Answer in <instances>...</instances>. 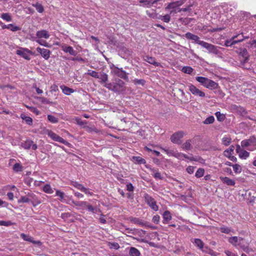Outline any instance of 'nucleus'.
Returning <instances> with one entry per match:
<instances>
[{
    "label": "nucleus",
    "mask_w": 256,
    "mask_h": 256,
    "mask_svg": "<svg viewBox=\"0 0 256 256\" xmlns=\"http://www.w3.org/2000/svg\"><path fill=\"white\" fill-rule=\"evenodd\" d=\"M160 216L156 214L153 216L152 221L154 223L158 224V222H160Z\"/></svg>",
    "instance_id": "nucleus-63"
},
{
    "label": "nucleus",
    "mask_w": 256,
    "mask_h": 256,
    "mask_svg": "<svg viewBox=\"0 0 256 256\" xmlns=\"http://www.w3.org/2000/svg\"><path fill=\"white\" fill-rule=\"evenodd\" d=\"M160 148L164 150L166 154L170 156H174L175 151L173 150H170L167 148Z\"/></svg>",
    "instance_id": "nucleus-46"
},
{
    "label": "nucleus",
    "mask_w": 256,
    "mask_h": 256,
    "mask_svg": "<svg viewBox=\"0 0 256 256\" xmlns=\"http://www.w3.org/2000/svg\"><path fill=\"white\" fill-rule=\"evenodd\" d=\"M87 74H88L90 76H92L93 78H99V74L94 70H88Z\"/></svg>",
    "instance_id": "nucleus-48"
},
{
    "label": "nucleus",
    "mask_w": 256,
    "mask_h": 256,
    "mask_svg": "<svg viewBox=\"0 0 256 256\" xmlns=\"http://www.w3.org/2000/svg\"><path fill=\"white\" fill-rule=\"evenodd\" d=\"M240 36V34H238L233 36L230 39L226 40L224 41V45L226 46H231L238 42H241L244 40V38L236 40L238 37Z\"/></svg>",
    "instance_id": "nucleus-12"
},
{
    "label": "nucleus",
    "mask_w": 256,
    "mask_h": 256,
    "mask_svg": "<svg viewBox=\"0 0 256 256\" xmlns=\"http://www.w3.org/2000/svg\"><path fill=\"white\" fill-rule=\"evenodd\" d=\"M72 202L75 206L82 208H86V206H87V202L85 201H74L72 200Z\"/></svg>",
    "instance_id": "nucleus-36"
},
{
    "label": "nucleus",
    "mask_w": 256,
    "mask_h": 256,
    "mask_svg": "<svg viewBox=\"0 0 256 256\" xmlns=\"http://www.w3.org/2000/svg\"><path fill=\"white\" fill-rule=\"evenodd\" d=\"M70 184L75 187L77 189L81 190L82 192L84 191V189L85 188L82 184H79L78 182L75 181H72L70 182Z\"/></svg>",
    "instance_id": "nucleus-33"
},
{
    "label": "nucleus",
    "mask_w": 256,
    "mask_h": 256,
    "mask_svg": "<svg viewBox=\"0 0 256 256\" xmlns=\"http://www.w3.org/2000/svg\"><path fill=\"white\" fill-rule=\"evenodd\" d=\"M200 45L203 48H206L210 53H212L216 55H218L220 53V52L218 50V47L211 44H209L206 42L202 41V42H200Z\"/></svg>",
    "instance_id": "nucleus-4"
},
{
    "label": "nucleus",
    "mask_w": 256,
    "mask_h": 256,
    "mask_svg": "<svg viewBox=\"0 0 256 256\" xmlns=\"http://www.w3.org/2000/svg\"><path fill=\"white\" fill-rule=\"evenodd\" d=\"M163 223L166 224L172 218V215L168 210H166L162 214Z\"/></svg>",
    "instance_id": "nucleus-22"
},
{
    "label": "nucleus",
    "mask_w": 256,
    "mask_h": 256,
    "mask_svg": "<svg viewBox=\"0 0 256 256\" xmlns=\"http://www.w3.org/2000/svg\"><path fill=\"white\" fill-rule=\"evenodd\" d=\"M240 64L244 65L247 62L249 59V54L246 48L241 49L239 52Z\"/></svg>",
    "instance_id": "nucleus-10"
},
{
    "label": "nucleus",
    "mask_w": 256,
    "mask_h": 256,
    "mask_svg": "<svg viewBox=\"0 0 256 256\" xmlns=\"http://www.w3.org/2000/svg\"><path fill=\"white\" fill-rule=\"evenodd\" d=\"M20 237L23 239L24 240H26V241H28V242H32L33 243H34L36 244V242H32V238L28 236H27L26 234H20Z\"/></svg>",
    "instance_id": "nucleus-52"
},
{
    "label": "nucleus",
    "mask_w": 256,
    "mask_h": 256,
    "mask_svg": "<svg viewBox=\"0 0 256 256\" xmlns=\"http://www.w3.org/2000/svg\"><path fill=\"white\" fill-rule=\"evenodd\" d=\"M239 157L240 158L246 159L250 156V153L245 150H242L240 152Z\"/></svg>",
    "instance_id": "nucleus-40"
},
{
    "label": "nucleus",
    "mask_w": 256,
    "mask_h": 256,
    "mask_svg": "<svg viewBox=\"0 0 256 256\" xmlns=\"http://www.w3.org/2000/svg\"><path fill=\"white\" fill-rule=\"evenodd\" d=\"M193 70L192 67L186 66L182 68V71L185 74H190L193 72Z\"/></svg>",
    "instance_id": "nucleus-42"
},
{
    "label": "nucleus",
    "mask_w": 256,
    "mask_h": 256,
    "mask_svg": "<svg viewBox=\"0 0 256 256\" xmlns=\"http://www.w3.org/2000/svg\"><path fill=\"white\" fill-rule=\"evenodd\" d=\"M30 202V198L26 196H21L20 199L18 200V203L21 202Z\"/></svg>",
    "instance_id": "nucleus-61"
},
{
    "label": "nucleus",
    "mask_w": 256,
    "mask_h": 256,
    "mask_svg": "<svg viewBox=\"0 0 256 256\" xmlns=\"http://www.w3.org/2000/svg\"><path fill=\"white\" fill-rule=\"evenodd\" d=\"M33 40L42 46H44L46 47H50L48 43L46 40H40V38L36 40V38H34Z\"/></svg>",
    "instance_id": "nucleus-45"
},
{
    "label": "nucleus",
    "mask_w": 256,
    "mask_h": 256,
    "mask_svg": "<svg viewBox=\"0 0 256 256\" xmlns=\"http://www.w3.org/2000/svg\"><path fill=\"white\" fill-rule=\"evenodd\" d=\"M132 82L134 83L135 85H142L144 86L146 84V80L143 79H134L132 80Z\"/></svg>",
    "instance_id": "nucleus-39"
},
{
    "label": "nucleus",
    "mask_w": 256,
    "mask_h": 256,
    "mask_svg": "<svg viewBox=\"0 0 256 256\" xmlns=\"http://www.w3.org/2000/svg\"><path fill=\"white\" fill-rule=\"evenodd\" d=\"M242 240V238L237 237L236 236L230 237L228 241V242L234 246H236L239 240Z\"/></svg>",
    "instance_id": "nucleus-21"
},
{
    "label": "nucleus",
    "mask_w": 256,
    "mask_h": 256,
    "mask_svg": "<svg viewBox=\"0 0 256 256\" xmlns=\"http://www.w3.org/2000/svg\"><path fill=\"white\" fill-rule=\"evenodd\" d=\"M215 114L218 121L222 122L226 118L224 114H221L220 112H216Z\"/></svg>",
    "instance_id": "nucleus-50"
},
{
    "label": "nucleus",
    "mask_w": 256,
    "mask_h": 256,
    "mask_svg": "<svg viewBox=\"0 0 256 256\" xmlns=\"http://www.w3.org/2000/svg\"><path fill=\"white\" fill-rule=\"evenodd\" d=\"M144 199L146 203L154 211L158 210V206L156 204V201L150 196L146 194L144 195Z\"/></svg>",
    "instance_id": "nucleus-7"
},
{
    "label": "nucleus",
    "mask_w": 256,
    "mask_h": 256,
    "mask_svg": "<svg viewBox=\"0 0 256 256\" xmlns=\"http://www.w3.org/2000/svg\"><path fill=\"white\" fill-rule=\"evenodd\" d=\"M60 88L62 90V92L66 95H70L72 93H73L74 90L72 88H70L65 86H61Z\"/></svg>",
    "instance_id": "nucleus-26"
},
{
    "label": "nucleus",
    "mask_w": 256,
    "mask_h": 256,
    "mask_svg": "<svg viewBox=\"0 0 256 256\" xmlns=\"http://www.w3.org/2000/svg\"><path fill=\"white\" fill-rule=\"evenodd\" d=\"M130 220L131 222H133L134 224H138L142 226H144L145 224H146V222H144L142 220L140 219L139 218L130 217Z\"/></svg>",
    "instance_id": "nucleus-23"
},
{
    "label": "nucleus",
    "mask_w": 256,
    "mask_h": 256,
    "mask_svg": "<svg viewBox=\"0 0 256 256\" xmlns=\"http://www.w3.org/2000/svg\"><path fill=\"white\" fill-rule=\"evenodd\" d=\"M196 167L193 166H188L186 168L187 172L190 174H192L194 173Z\"/></svg>",
    "instance_id": "nucleus-64"
},
{
    "label": "nucleus",
    "mask_w": 256,
    "mask_h": 256,
    "mask_svg": "<svg viewBox=\"0 0 256 256\" xmlns=\"http://www.w3.org/2000/svg\"><path fill=\"white\" fill-rule=\"evenodd\" d=\"M234 146L232 145L230 146L228 149L224 152V156H226L228 155H232L234 153Z\"/></svg>",
    "instance_id": "nucleus-35"
},
{
    "label": "nucleus",
    "mask_w": 256,
    "mask_h": 256,
    "mask_svg": "<svg viewBox=\"0 0 256 256\" xmlns=\"http://www.w3.org/2000/svg\"><path fill=\"white\" fill-rule=\"evenodd\" d=\"M114 82L106 83L104 84V86L108 88L109 90L113 91Z\"/></svg>",
    "instance_id": "nucleus-62"
},
{
    "label": "nucleus",
    "mask_w": 256,
    "mask_h": 256,
    "mask_svg": "<svg viewBox=\"0 0 256 256\" xmlns=\"http://www.w3.org/2000/svg\"><path fill=\"white\" fill-rule=\"evenodd\" d=\"M16 54L18 55L21 56L26 60H30V56L28 54L26 50L24 48H20L16 51Z\"/></svg>",
    "instance_id": "nucleus-20"
},
{
    "label": "nucleus",
    "mask_w": 256,
    "mask_h": 256,
    "mask_svg": "<svg viewBox=\"0 0 256 256\" xmlns=\"http://www.w3.org/2000/svg\"><path fill=\"white\" fill-rule=\"evenodd\" d=\"M188 86L189 90L192 94L202 98L205 96V93L196 88L194 85L190 84Z\"/></svg>",
    "instance_id": "nucleus-11"
},
{
    "label": "nucleus",
    "mask_w": 256,
    "mask_h": 256,
    "mask_svg": "<svg viewBox=\"0 0 256 256\" xmlns=\"http://www.w3.org/2000/svg\"><path fill=\"white\" fill-rule=\"evenodd\" d=\"M196 80L202 85L209 89H216L218 84L214 81L203 76H196Z\"/></svg>",
    "instance_id": "nucleus-2"
},
{
    "label": "nucleus",
    "mask_w": 256,
    "mask_h": 256,
    "mask_svg": "<svg viewBox=\"0 0 256 256\" xmlns=\"http://www.w3.org/2000/svg\"><path fill=\"white\" fill-rule=\"evenodd\" d=\"M220 178L224 184H226L228 186H234L236 184V182L234 180L230 179L228 177L220 176Z\"/></svg>",
    "instance_id": "nucleus-19"
},
{
    "label": "nucleus",
    "mask_w": 256,
    "mask_h": 256,
    "mask_svg": "<svg viewBox=\"0 0 256 256\" xmlns=\"http://www.w3.org/2000/svg\"><path fill=\"white\" fill-rule=\"evenodd\" d=\"M204 173V170L202 168H199L195 174V176L197 178H200L202 177Z\"/></svg>",
    "instance_id": "nucleus-41"
},
{
    "label": "nucleus",
    "mask_w": 256,
    "mask_h": 256,
    "mask_svg": "<svg viewBox=\"0 0 256 256\" xmlns=\"http://www.w3.org/2000/svg\"><path fill=\"white\" fill-rule=\"evenodd\" d=\"M56 196H58L60 197V200L61 202H64V192H62L59 190H56Z\"/></svg>",
    "instance_id": "nucleus-55"
},
{
    "label": "nucleus",
    "mask_w": 256,
    "mask_h": 256,
    "mask_svg": "<svg viewBox=\"0 0 256 256\" xmlns=\"http://www.w3.org/2000/svg\"><path fill=\"white\" fill-rule=\"evenodd\" d=\"M186 0H180L174 2L170 3L166 8V10L170 12V14H174L181 12H190V7L192 6L193 4L190 2L188 6L184 8H180V6L184 4Z\"/></svg>",
    "instance_id": "nucleus-1"
},
{
    "label": "nucleus",
    "mask_w": 256,
    "mask_h": 256,
    "mask_svg": "<svg viewBox=\"0 0 256 256\" xmlns=\"http://www.w3.org/2000/svg\"><path fill=\"white\" fill-rule=\"evenodd\" d=\"M40 100L42 104H54V102H50V100H49L48 99H47L46 98H44V97L40 98Z\"/></svg>",
    "instance_id": "nucleus-59"
},
{
    "label": "nucleus",
    "mask_w": 256,
    "mask_h": 256,
    "mask_svg": "<svg viewBox=\"0 0 256 256\" xmlns=\"http://www.w3.org/2000/svg\"><path fill=\"white\" fill-rule=\"evenodd\" d=\"M13 170L16 172H21L22 170V166L19 163H16L13 166Z\"/></svg>",
    "instance_id": "nucleus-43"
},
{
    "label": "nucleus",
    "mask_w": 256,
    "mask_h": 256,
    "mask_svg": "<svg viewBox=\"0 0 256 256\" xmlns=\"http://www.w3.org/2000/svg\"><path fill=\"white\" fill-rule=\"evenodd\" d=\"M150 170L154 173L152 174L153 176L156 179H159V180H162V175L160 172H158L157 170L154 168H150Z\"/></svg>",
    "instance_id": "nucleus-32"
},
{
    "label": "nucleus",
    "mask_w": 256,
    "mask_h": 256,
    "mask_svg": "<svg viewBox=\"0 0 256 256\" xmlns=\"http://www.w3.org/2000/svg\"><path fill=\"white\" fill-rule=\"evenodd\" d=\"M192 140H188L184 144H182V148L185 150H190L192 148Z\"/></svg>",
    "instance_id": "nucleus-24"
},
{
    "label": "nucleus",
    "mask_w": 256,
    "mask_h": 256,
    "mask_svg": "<svg viewBox=\"0 0 256 256\" xmlns=\"http://www.w3.org/2000/svg\"><path fill=\"white\" fill-rule=\"evenodd\" d=\"M48 135L51 138H52L54 140L60 142V143L64 144L66 146H67L69 144V143L67 141H66L63 138H61L58 135L56 134H55L54 132L52 131L48 132Z\"/></svg>",
    "instance_id": "nucleus-9"
},
{
    "label": "nucleus",
    "mask_w": 256,
    "mask_h": 256,
    "mask_svg": "<svg viewBox=\"0 0 256 256\" xmlns=\"http://www.w3.org/2000/svg\"><path fill=\"white\" fill-rule=\"evenodd\" d=\"M112 74L117 76L124 80H128V74L122 70V68H118L116 66H113Z\"/></svg>",
    "instance_id": "nucleus-6"
},
{
    "label": "nucleus",
    "mask_w": 256,
    "mask_h": 256,
    "mask_svg": "<svg viewBox=\"0 0 256 256\" xmlns=\"http://www.w3.org/2000/svg\"><path fill=\"white\" fill-rule=\"evenodd\" d=\"M13 224V223L10 221H4V220H0V226H10Z\"/></svg>",
    "instance_id": "nucleus-60"
},
{
    "label": "nucleus",
    "mask_w": 256,
    "mask_h": 256,
    "mask_svg": "<svg viewBox=\"0 0 256 256\" xmlns=\"http://www.w3.org/2000/svg\"><path fill=\"white\" fill-rule=\"evenodd\" d=\"M70 184L75 187L77 189L81 190L82 192L84 191V189L85 188L82 184H79L78 182L75 181H72L70 182Z\"/></svg>",
    "instance_id": "nucleus-34"
},
{
    "label": "nucleus",
    "mask_w": 256,
    "mask_h": 256,
    "mask_svg": "<svg viewBox=\"0 0 256 256\" xmlns=\"http://www.w3.org/2000/svg\"><path fill=\"white\" fill-rule=\"evenodd\" d=\"M184 36L188 40H194L196 43L200 45V42H202V40H200L199 37L195 34H194L190 32H187L184 34Z\"/></svg>",
    "instance_id": "nucleus-15"
},
{
    "label": "nucleus",
    "mask_w": 256,
    "mask_h": 256,
    "mask_svg": "<svg viewBox=\"0 0 256 256\" xmlns=\"http://www.w3.org/2000/svg\"><path fill=\"white\" fill-rule=\"evenodd\" d=\"M132 159L138 164H144L146 163V160L140 156H134L132 157Z\"/></svg>",
    "instance_id": "nucleus-37"
},
{
    "label": "nucleus",
    "mask_w": 256,
    "mask_h": 256,
    "mask_svg": "<svg viewBox=\"0 0 256 256\" xmlns=\"http://www.w3.org/2000/svg\"><path fill=\"white\" fill-rule=\"evenodd\" d=\"M184 133L182 131L175 132L171 136L170 140L172 143L180 144L182 142L181 139L184 137Z\"/></svg>",
    "instance_id": "nucleus-8"
},
{
    "label": "nucleus",
    "mask_w": 256,
    "mask_h": 256,
    "mask_svg": "<svg viewBox=\"0 0 256 256\" xmlns=\"http://www.w3.org/2000/svg\"><path fill=\"white\" fill-rule=\"evenodd\" d=\"M237 246H239V247L242 249L244 252H248V242H246L244 238H242V240L238 241Z\"/></svg>",
    "instance_id": "nucleus-18"
},
{
    "label": "nucleus",
    "mask_w": 256,
    "mask_h": 256,
    "mask_svg": "<svg viewBox=\"0 0 256 256\" xmlns=\"http://www.w3.org/2000/svg\"><path fill=\"white\" fill-rule=\"evenodd\" d=\"M2 28L3 29H4V28L10 29L12 32H16V31H17V30H20V28L18 26H14L12 24H9L8 26H6V25L2 26Z\"/></svg>",
    "instance_id": "nucleus-29"
},
{
    "label": "nucleus",
    "mask_w": 256,
    "mask_h": 256,
    "mask_svg": "<svg viewBox=\"0 0 256 256\" xmlns=\"http://www.w3.org/2000/svg\"><path fill=\"white\" fill-rule=\"evenodd\" d=\"M182 160H184V158H186L189 160L190 161H195V162H198L200 160H203L200 157L198 158H194L192 156V154H190V156H188L187 155L182 154Z\"/></svg>",
    "instance_id": "nucleus-31"
},
{
    "label": "nucleus",
    "mask_w": 256,
    "mask_h": 256,
    "mask_svg": "<svg viewBox=\"0 0 256 256\" xmlns=\"http://www.w3.org/2000/svg\"><path fill=\"white\" fill-rule=\"evenodd\" d=\"M194 244L200 249L202 250L203 248L204 243L199 238L194 239Z\"/></svg>",
    "instance_id": "nucleus-38"
},
{
    "label": "nucleus",
    "mask_w": 256,
    "mask_h": 256,
    "mask_svg": "<svg viewBox=\"0 0 256 256\" xmlns=\"http://www.w3.org/2000/svg\"><path fill=\"white\" fill-rule=\"evenodd\" d=\"M100 82L101 84H104L108 80V75L104 72H100L99 74Z\"/></svg>",
    "instance_id": "nucleus-28"
},
{
    "label": "nucleus",
    "mask_w": 256,
    "mask_h": 256,
    "mask_svg": "<svg viewBox=\"0 0 256 256\" xmlns=\"http://www.w3.org/2000/svg\"><path fill=\"white\" fill-rule=\"evenodd\" d=\"M234 170L236 173H240L242 172V168L238 164L232 165Z\"/></svg>",
    "instance_id": "nucleus-56"
},
{
    "label": "nucleus",
    "mask_w": 256,
    "mask_h": 256,
    "mask_svg": "<svg viewBox=\"0 0 256 256\" xmlns=\"http://www.w3.org/2000/svg\"><path fill=\"white\" fill-rule=\"evenodd\" d=\"M43 190L45 192L48 193V194H52L54 192L50 186V184H46L43 187Z\"/></svg>",
    "instance_id": "nucleus-44"
},
{
    "label": "nucleus",
    "mask_w": 256,
    "mask_h": 256,
    "mask_svg": "<svg viewBox=\"0 0 256 256\" xmlns=\"http://www.w3.org/2000/svg\"><path fill=\"white\" fill-rule=\"evenodd\" d=\"M48 119L50 122L53 124H56L58 122V118L50 114L48 116Z\"/></svg>",
    "instance_id": "nucleus-51"
},
{
    "label": "nucleus",
    "mask_w": 256,
    "mask_h": 256,
    "mask_svg": "<svg viewBox=\"0 0 256 256\" xmlns=\"http://www.w3.org/2000/svg\"><path fill=\"white\" fill-rule=\"evenodd\" d=\"M240 144L242 148H248V150H256V138L251 136L248 139L242 140Z\"/></svg>",
    "instance_id": "nucleus-3"
},
{
    "label": "nucleus",
    "mask_w": 256,
    "mask_h": 256,
    "mask_svg": "<svg viewBox=\"0 0 256 256\" xmlns=\"http://www.w3.org/2000/svg\"><path fill=\"white\" fill-rule=\"evenodd\" d=\"M20 118L22 120L25 121V122L28 125L31 126L32 124V119L28 116H26L24 114H20Z\"/></svg>",
    "instance_id": "nucleus-30"
},
{
    "label": "nucleus",
    "mask_w": 256,
    "mask_h": 256,
    "mask_svg": "<svg viewBox=\"0 0 256 256\" xmlns=\"http://www.w3.org/2000/svg\"><path fill=\"white\" fill-rule=\"evenodd\" d=\"M33 6L39 12H42L44 11L43 6L41 4L36 3V4H33Z\"/></svg>",
    "instance_id": "nucleus-57"
},
{
    "label": "nucleus",
    "mask_w": 256,
    "mask_h": 256,
    "mask_svg": "<svg viewBox=\"0 0 256 256\" xmlns=\"http://www.w3.org/2000/svg\"><path fill=\"white\" fill-rule=\"evenodd\" d=\"M63 50L65 52L69 53L70 55L76 56L77 54L76 51L74 50L72 47L70 46H66L63 48Z\"/></svg>",
    "instance_id": "nucleus-25"
},
{
    "label": "nucleus",
    "mask_w": 256,
    "mask_h": 256,
    "mask_svg": "<svg viewBox=\"0 0 256 256\" xmlns=\"http://www.w3.org/2000/svg\"><path fill=\"white\" fill-rule=\"evenodd\" d=\"M21 146L24 149L28 150L32 148L33 150H36L37 148V145L34 143L32 140H28L23 142L21 144Z\"/></svg>",
    "instance_id": "nucleus-13"
},
{
    "label": "nucleus",
    "mask_w": 256,
    "mask_h": 256,
    "mask_svg": "<svg viewBox=\"0 0 256 256\" xmlns=\"http://www.w3.org/2000/svg\"><path fill=\"white\" fill-rule=\"evenodd\" d=\"M124 82L119 78H116L114 82L113 92H122L125 90Z\"/></svg>",
    "instance_id": "nucleus-5"
},
{
    "label": "nucleus",
    "mask_w": 256,
    "mask_h": 256,
    "mask_svg": "<svg viewBox=\"0 0 256 256\" xmlns=\"http://www.w3.org/2000/svg\"><path fill=\"white\" fill-rule=\"evenodd\" d=\"M129 254L130 256H140V252L134 247H130L129 250Z\"/></svg>",
    "instance_id": "nucleus-27"
},
{
    "label": "nucleus",
    "mask_w": 256,
    "mask_h": 256,
    "mask_svg": "<svg viewBox=\"0 0 256 256\" xmlns=\"http://www.w3.org/2000/svg\"><path fill=\"white\" fill-rule=\"evenodd\" d=\"M50 34L48 32L45 30H38L36 33V38H44L46 39H48L50 38Z\"/></svg>",
    "instance_id": "nucleus-16"
},
{
    "label": "nucleus",
    "mask_w": 256,
    "mask_h": 256,
    "mask_svg": "<svg viewBox=\"0 0 256 256\" xmlns=\"http://www.w3.org/2000/svg\"><path fill=\"white\" fill-rule=\"evenodd\" d=\"M232 142V138L230 137H224L222 138V143L224 146H228Z\"/></svg>",
    "instance_id": "nucleus-47"
},
{
    "label": "nucleus",
    "mask_w": 256,
    "mask_h": 256,
    "mask_svg": "<svg viewBox=\"0 0 256 256\" xmlns=\"http://www.w3.org/2000/svg\"><path fill=\"white\" fill-rule=\"evenodd\" d=\"M214 117L213 116H210L204 121V124H212L214 122Z\"/></svg>",
    "instance_id": "nucleus-49"
},
{
    "label": "nucleus",
    "mask_w": 256,
    "mask_h": 256,
    "mask_svg": "<svg viewBox=\"0 0 256 256\" xmlns=\"http://www.w3.org/2000/svg\"><path fill=\"white\" fill-rule=\"evenodd\" d=\"M32 112L36 114V115H38L40 114V112L38 110V108L34 106H26Z\"/></svg>",
    "instance_id": "nucleus-58"
},
{
    "label": "nucleus",
    "mask_w": 256,
    "mask_h": 256,
    "mask_svg": "<svg viewBox=\"0 0 256 256\" xmlns=\"http://www.w3.org/2000/svg\"><path fill=\"white\" fill-rule=\"evenodd\" d=\"M74 120L76 124L80 126H84V124H87L86 122L82 120L80 118L78 117H76L74 118Z\"/></svg>",
    "instance_id": "nucleus-54"
},
{
    "label": "nucleus",
    "mask_w": 256,
    "mask_h": 256,
    "mask_svg": "<svg viewBox=\"0 0 256 256\" xmlns=\"http://www.w3.org/2000/svg\"><path fill=\"white\" fill-rule=\"evenodd\" d=\"M144 60L154 66H161V64L160 62H156V59L154 57L146 56L144 57Z\"/></svg>",
    "instance_id": "nucleus-17"
},
{
    "label": "nucleus",
    "mask_w": 256,
    "mask_h": 256,
    "mask_svg": "<svg viewBox=\"0 0 256 256\" xmlns=\"http://www.w3.org/2000/svg\"><path fill=\"white\" fill-rule=\"evenodd\" d=\"M220 230L222 232L226 234H229L230 232L232 231L230 228L224 226L220 227Z\"/></svg>",
    "instance_id": "nucleus-53"
},
{
    "label": "nucleus",
    "mask_w": 256,
    "mask_h": 256,
    "mask_svg": "<svg viewBox=\"0 0 256 256\" xmlns=\"http://www.w3.org/2000/svg\"><path fill=\"white\" fill-rule=\"evenodd\" d=\"M36 50L45 59L48 60L50 56V51L48 49L42 48L40 47L36 48Z\"/></svg>",
    "instance_id": "nucleus-14"
}]
</instances>
